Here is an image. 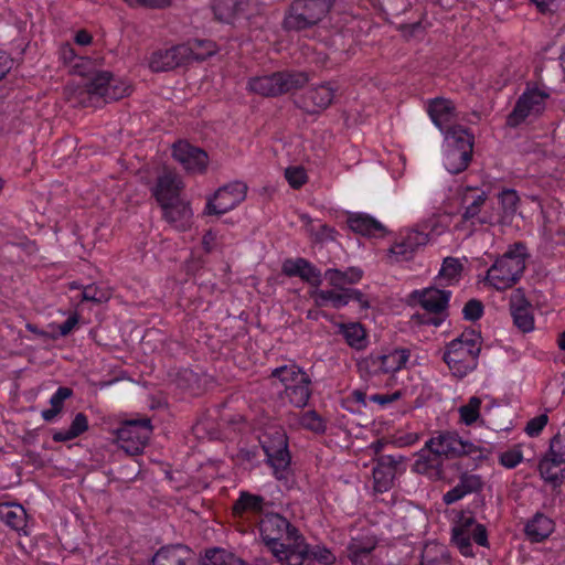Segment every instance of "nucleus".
Listing matches in <instances>:
<instances>
[{
	"mask_svg": "<svg viewBox=\"0 0 565 565\" xmlns=\"http://www.w3.org/2000/svg\"><path fill=\"white\" fill-rule=\"evenodd\" d=\"M285 565H333L335 555L324 545H310L301 534Z\"/></svg>",
	"mask_w": 565,
	"mask_h": 565,
	"instance_id": "17",
	"label": "nucleus"
},
{
	"mask_svg": "<svg viewBox=\"0 0 565 565\" xmlns=\"http://www.w3.org/2000/svg\"><path fill=\"white\" fill-rule=\"evenodd\" d=\"M351 231L370 238H382L386 234L385 226L366 213H350L347 220Z\"/></svg>",
	"mask_w": 565,
	"mask_h": 565,
	"instance_id": "28",
	"label": "nucleus"
},
{
	"mask_svg": "<svg viewBox=\"0 0 565 565\" xmlns=\"http://www.w3.org/2000/svg\"><path fill=\"white\" fill-rule=\"evenodd\" d=\"M58 54L60 60H62L64 64L72 66L75 73L82 76L86 75V72L82 70V64L88 62V60L79 57L71 43L62 44Z\"/></svg>",
	"mask_w": 565,
	"mask_h": 565,
	"instance_id": "49",
	"label": "nucleus"
},
{
	"mask_svg": "<svg viewBox=\"0 0 565 565\" xmlns=\"http://www.w3.org/2000/svg\"><path fill=\"white\" fill-rule=\"evenodd\" d=\"M458 484L465 491V493L471 494L482 490L483 482L481 477L478 475L462 473L459 478Z\"/></svg>",
	"mask_w": 565,
	"mask_h": 565,
	"instance_id": "52",
	"label": "nucleus"
},
{
	"mask_svg": "<svg viewBox=\"0 0 565 565\" xmlns=\"http://www.w3.org/2000/svg\"><path fill=\"white\" fill-rule=\"evenodd\" d=\"M419 565H454L452 558L444 547L426 546L422 553Z\"/></svg>",
	"mask_w": 565,
	"mask_h": 565,
	"instance_id": "48",
	"label": "nucleus"
},
{
	"mask_svg": "<svg viewBox=\"0 0 565 565\" xmlns=\"http://www.w3.org/2000/svg\"><path fill=\"white\" fill-rule=\"evenodd\" d=\"M298 423L301 428L317 435H323L327 431V420L315 409L300 413Z\"/></svg>",
	"mask_w": 565,
	"mask_h": 565,
	"instance_id": "46",
	"label": "nucleus"
},
{
	"mask_svg": "<svg viewBox=\"0 0 565 565\" xmlns=\"http://www.w3.org/2000/svg\"><path fill=\"white\" fill-rule=\"evenodd\" d=\"M481 405L482 401L480 397L471 396L466 404L458 408L460 423L466 426H472L478 422L482 424L483 420L480 415Z\"/></svg>",
	"mask_w": 565,
	"mask_h": 565,
	"instance_id": "45",
	"label": "nucleus"
},
{
	"mask_svg": "<svg viewBox=\"0 0 565 565\" xmlns=\"http://www.w3.org/2000/svg\"><path fill=\"white\" fill-rule=\"evenodd\" d=\"M446 140L449 143V149H460L472 156L473 151V135L460 125H454L447 128L444 132Z\"/></svg>",
	"mask_w": 565,
	"mask_h": 565,
	"instance_id": "37",
	"label": "nucleus"
},
{
	"mask_svg": "<svg viewBox=\"0 0 565 565\" xmlns=\"http://www.w3.org/2000/svg\"><path fill=\"white\" fill-rule=\"evenodd\" d=\"M182 45H184L190 51L188 54V64L193 61H205L207 57L214 55L217 51L216 43L211 40L195 39L188 41L186 43H182Z\"/></svg>",
	"mask_w": 565,
	"mask_h": 565,
	"instance_id": "40",
	"label": "nucleus"
},
{
	"mask_svg": "<svg viewBox=\"0 0 565 565\" xmlns=\"http://www.w3.org/2000/svg\"><path fill=\"white\" fill-rule=\"evenodd\" d=\"M281 271L287 277H298L309 284L310 288L321 286L323 274L320 268L303 257L287 258L284 260Z\"/></svg>",
	"mask_w": 565,
	"mask_h": 565,
	"instance_id": "22",
	"label": "nucleus"
},
{
	"mask_svg": "<svg viewBox=\"0 0 565 565\" xmlns=\"http://www.w3.org/2000/svg\"><path fill=\"white\" fill-rule=\"evenodd\" d=\"M462 315L466 320L477 321L483 315V305L480 300L470 299L466 302L462 309Z\"/></svg>",
	"mask_w": 565,
	"mask_h": 565,
	"instance_id": "55",
	"label": "nucleus"
},
{
	"mask_svg": "<svg viewBox=\"0 0 565 565\" xmlns=\"http://www.w3.org/2000/svg\"><path fill=\"white\" fill-rule=\"evenodd\" d=\"M265 498L250 493L246 490L239 491L238 498L232 505V514L235 519H243L246 513L264 515Z\"/></svg>",
	"mask_w": 565,
	"mask_h": 565,
	"instance_id": "35",
	"label": "nucleus"
},
{
	"mask_svg": "<svg viewBox=\"0 0 565 565\" xmlns=\"http://www.w3.org/2000/svg\"><path fill=\"white\" fill-rule=\"evenodd\" d=\"M258 531L264 545L281 565L286 564L301 536L300 531L287 518L273 512L260 516Z\"/></svg>",
	"mask_w": 565,
	"mask_h": 565,
	"instance_id": "3",
	"label": "nucleus"
},
{
	"mask_svg": "<svg viewBox=\"0 0 565 565\" xmlns=\"http://www.w3.org/2000/svg\"><path fill=\"white\" fill-rule=\"evenodd\" d=\"M89 429L88 417L85 413H77L67 429L55 430L52 434L54 443H67L85 434Z\"/></svg>",
	"mask_w": 565,
	"mask_h": 565,
	"instance_id": "38",
	"label": "nucleus"
},
{
	"mask_svg": "<svg viewBox=\"0 0 565 565\" xmlns=\"http://www.w3.org/2000/svg\"><path fill=\"white\" fill-rule=\"evenodd\" d=\"M554 530V520L542 512H536L524 525V534L531 543L546 541Z\"/></svg>",
	"mask_w": 565,
	"mask_h": 565,
	"instance_id": "33",
	"label": "nucleus"
},
{
	"mask_svg": "<svg viewBox=\"0 0 565 565\" xmlns=\"http://www.w3.org/2000/svg\"><path fill=\"white\" fill-rule=\"evenodd\" d=\"M216 233L213 230H207L202 237V246L206 253H211L214 248L216 241Z\"/></svg>",
	"mask_w": 565,
	"mask_h": 565,
	"instance_id": "64",
	"label": "nucleus"
},
{
	"mask_svg": "<svg viewBox=\"0 0 565 565\" xmlns=\"http://www.w3.org/2000/svg\"><path fill=\"white\" fill-rule=\"evenodd\" d=\"M172 157L190 174H203L209 167L207 152L188 140H178L172 145Z\"/></svg>",
	"mask_w": 565,
	"mask_h": 565,
	"instance_id": "18",
	"label": "nucleus"
},
{
	"mask_svg": "<svg viewBox=\"0 0 565 565\" xmlns=\"http://www.w3.org/2000/svg\"><path fill=\"white\" fill-rule=\"evenodd\" d=\"M280 444H288V437L285 431L281 430H276L274 434H265L260 439V445L265 456L269 455L276 449H279Z\"/></svg>",
	"mask_w": 565,
	"mask_h": 565,
	"instance_id": "50",
	"label": "nucleus"
},
{
	"mask_svg": "<svg viewBox=\"0 0 565 565\" xmlns=\"http://www.w3.org/2000/svg\"><path fill=\"white\" fill-rule=\"evenodd\" d=\"M480 351V332L468 328L447 344L443 360L456 377L462 379L477 367Z\"/></svg>",
	"mask_w": 565,
	"mask_h": 565,
	"instance_id": "5",
	"label": "nucleus"
},
{
	"mask_svg": "<svg viewBox=\"0 0 565 565\" xmlns=\"http://www.w3.org/2000/svg\"><path fill=\"white\" fill-rule=\"evenodd\" d=\"M88 93L103 97L105 100H118L131 93V86L124 79L114 76L109 71L97 70L86 73Z\"/></svg>",
	"mask_w": 565,
	"mask_h": 565,
	"instance_id": "14",
	"label": "nucleus"
},
{
	"mask_svg": "<svg viewBox=\"0 0 565 565\" xmlns=\"http://www.w3.org/2000/svg\"><path fill=\"white\" fill-rule=\"evenodd\" d=\"M551 97V89L539 77L536 83L529 82L523 93L519 96L511 113L507 117V125L516 128L530 116H540Z\"/></svg>",
	"mask_w": 565,
	"mask_h": 565,
	"instance_id": "7",
	"label": "nucleus"
},
{
	"mask_svg": "<svg viewBox=\"0 0 565 565\" xmlns=\"http://www.w3.org/2000/svg\"><path fill=\"white\" fill-rule=\"evenodd\" d=\"M178 385L190 391L193 395L201 394L206 385V376L191 369H182L177 375Z\"/></svg>",
	"mask_w": 565,
	"mask_h": 565,
	"instance_id": "42",
	"label": "nucleus"
},
{
	"mask_svg": "<svg viewBox=\"0 0 565 565\" xmlns=\"http://www.w3.org/2000/svg\"><path fill=\"white\" fill-rule=\"evenodd\" d=\"M160 207L162 210V218L166 222L181 231L190 227L193 213L189 202L180 198L175 202L167 203Z\"/></svg>",
	"mask_w": 565,
	"mask_h": 565,
	"instance_id": "30",
	"label": "nucleus"
},
{
	"mask_svg": "<svg viewBox=\"0 0 565 565\" xmlns=\"http://www.w3.org/2000/svg\"><path fill=\"white\" fill-rule=\"evenodd\" d=\"M479 546L488 547V531L483 524L477 523L473 515L461 513L452 526L451 542L465 557L475 556L471 541Z\"/></svg>",
	"mask_w": 565,
	"mask_h": 565,
	"instance_id": "10",
	"label": "nucleus"
},
{
	"mask_svg": "<svg viewBox=\"0 0 565 565\" xmlns=\"http://www.w3.org/2000/svg\"><path fill=\"white\" fill-rule=\"evenodd\" d=\"M526 247L523 243H514L498 257L488 268L484 285L503 291L519 282L526 267Z\"/></svg>",
	"mask_w": 565,
	"mask_h": 565,
	"instance_id": "4",
	"label": "nucleus"
},
{
	"mask_svg": "<svg viewBox=\"0 0 565 565\" xmlns=\"http://www.w3.org/2000/svg\"><path fill=\"white\" fill-rule=\"evenodd\" d=\"M226 551L221 547L207 548L204 552L203 565H223L225 563Z\"/></svg>",
	"mask_w": 565,
	"mask_h": 565,
	"instance_id": "58",
	"label": "nucleus"
},
{
	"mask_svg": "<svg viewBox=\"0 0 565 565\" xmlns=\"http://www.w3.org/2000/svg\"><path fill=\"white\" fill-rule=\"evenodd\" d=\"M428 446H435L444 459H457L463 456L471 457L473 460L484 459L483 449L480 446L463 439L455 430L438 431L428 439Z\"/></svg>",
	"mask_w": 565,
	"mask_h": 565,
	"instance_id": "11",
	"label": "nucleus"
},
{
	"mask_svg": "<svg viewBox=\"0 0 565 565\" xmlns=\"http://www.w3.org/2000/svg\"><path fill=\"white\" fill-rule=\"evenodd\" d=\"M461 222L471 228L484 224H494V215L483 210L487 203V193L478 186H465L458 190Z\"/></svg>",
	"mask_w": 565,
	"mask_h": 565,
	"instance_id": "8",
	"label": "nucleus"
},
{
	"mask_svg": "<svg viewBox=\"0 0 565 565\" xmlns=\"http://www.w3.org/2000/svg\"><path fill=\"white\" fill-rule=\"evenodd\" d=\"M498 199L501 205L502 214L494 215V223L511 220L516 213L520 203V196L518 192L513 189H504L499 193Z\"/></svg>",
	"mask_w": 565,
	"mask_h": 565,
	"instance_id": "43",
	"label": "nucleus"
},
{
	"mask_svg": "<svg viewBox=\"0 0 565 565\" xmlns=\"http://www.w3.org/2000/svg\"><path fill=\"white\" fill-rule=\"evenodd\" d=\"M339 90L335 81H328L311 87L305 96V108L308 113H317L328 108Z\"/></svg>",
	"mask_w": 565,
	"mask_h": 565,
	"instance_id": "26",
	"label": "nucleus"
},
{
	"mask_svg": "<svg viewBox=\"0 0 565 565\" xmlns=\"http://www.w3.org/2000/svg\"><path fill=\"white\" fill-rule=\"evenodd\" d=\"M247 194V185L242 181L230 182L216 190L205 204L206 215H222L238 206Z\"/></svg>",
	"mask_w": 565,
	"mask_h": 565,
	"instance_id": "16",
	"label": "nucleus"
},
{
	"mask_svg": "<svg viewBox=\"0 0 565 565\" xmlns=\"http://www.w3.org/2000/svg\"><path fill=\"white\" fill-rule=\"evenodd\" d=\"M337 334L355 351H363L369 347V334L365 327L359 321L339 322L335 324Z\"/></svg>",
	"mask_w": 565,
	"mask_h": 565,
	"instance_id": "31",
	"label": "nucleus"
},
{
	"mask_svg": "<svg viewBox=\"0 0 565 565\" xmlns=\"http://www.w3.org/2000/svg\"><path fill=\"white\" fill-rule=\"evenodd\" d=\"M537 470L545 483L556 490L565 482V437L556 434L539 461Z\"/></svg>",
	"mask_w": 565,
	"mask_h": 565,
	"instance_id": "9",
	"label": "nucleus"
},
{
	"mask_svg": "<svg viewBox=\"0 0 565 565\" xmlns=\"http://www.w3.org/2000/svg\"><path fill=\"white\" fill-rule=\"evenodd\" d=\"M109 298L108 294L95 284L87 285L81 291L82 302L103 303Z\"/></svg>",
	"mask_w": 565,
	"mask_h": 565,
	"instance_id": "51",
	"label": "nucleus"
},
{
	"mask_svg": "<svg viewBox=\"0 0 565 565\" xmlns=\"http://www.w3.org/2000/svg\"><path fill=\"white\" fill-rule=\"evenodd\" d=\"M266 462L273 468L275 477L277 479H282L291 462L288 444H280L279 449H276L267 455Z\"/></svg>",
	"mask_w": 565,
	"mask_h": 565,
	"instance_id": "41",
	"label": "nucleus"
},
{
	"mask_svg": "<svg viewBox=\"0 0 565 565\" xmlns=\"http://www.w3.org/2000/svg\"><path fill=\"white\" fill-rule=\"evenodd\" d=\"M183 188L184 183L178 174L171 171H164L157 177L156 182L151 188V194L158 205L162 206L180 199Z\"/></svg>",
	"mask_w": 565,
	"mask_h": 565,
	"instance_id": "21",
	"label": "nucleus"
},
{
	"mask_svg": "<svg viewBox=\"0 0 565 565\" xmlns=\"http://www.w3.org/2000/svg\"><path fill=\"white\" fill-rule=\"evenodd\" d=\"M308 82L309 75L303 71L282 70L249 77L246 89L262 97L275 98L300 89Z\"/></svg>",
	"mask_w": 565,
	"mask_h": 565,
	"instance_id": "6",
	"label": "nucleus"
},
{
	"mask_svg": "<svg viewBox=\"0 0 565 565\" xmlns=\"http://www.w3.org/2000/svg\"><path fill=\"white\" fill-rule=\"evenodd\" d=\"M373 550L374 545L352 540L348 545V557L352 565H367Z\"/></svg>",
	"mask_w": 565,
	"mask_h": 565,
	"instance_id": "47",
	"label": "nucleus"
},
{
	"mask_svg": "<svg viewBox=\"0 0 565 565\" xmlns=\"http://www.w3.org/2000/svg\"><path fill=\"white\" fill-rule=\"evenodd\" d=\"M285 178L294 189H300L307 182V173L301 167H288L285 170Z\"/></svg>",
	"mask_w": 565,
	"mask_h": 565,
	"instance_id": "54",
	"label": "nucleus"
},
{
	"mask_svg": "<svg viewBox=\"0 0 565 565\" xmlns=\"http://www.w3.org/2000/svg\"><path fill=\"white\" fill-rule=\"evenodd\" d=\"M324 279L330 287L340 288L341 290H358L350 287L358 284L362 277L363 271L359 267H348L344 270L338 268H328L323 273Z\"/></svg>",
	"mask_w": 565,
	"mask_h": 565,
	"instance_id": "34",
	"label": "nucleus"
},
{
	"mask_svg": "<svg viewBox=\"0 0 565 565\" xmlns=\"http://www.w3.org/2000/svg\"><path fill=\"white\" fill-rule=\"evenodd\" d=\"M413 297L417 298L419 305L426 311L431 313H441L448 308L451 291L429 287L423 290L413 291Z\"/></svg>",
	"mask_w": 565,
	"mask_h": 565,
	"instance_id": "29",
	"label": "nucleus"
},
{
	"mask_svg": "<svg viewBox=\"0 0 565 565\" xmlns=\"http://www.w3.org/2000/svg\"><path fill=\"white\" fill-rule=\"evenodd\" d=\"M74 394L73 390L67 386H58L57 390L50 397V408L41 412V417L46 423H53L56 417L63 412L64 403L66 399L72 397Z\"/></svg>",
	"mask_w": 565,
	"mask_h": 565,
	"instance_id": "39",
	"label": "nucleus"
},
{
	"mask_svg": "<svg viewBox=\"0 0 565 565\" xmlns=\"http://www.w3.org/2000/svg\"><path fill=\"white\" fill-rule=\"evenodd\" d=\"M130 7H142L148 9H164L172 0H124Z\"/></svg>",
	"mask_w": 565,
	"mask_h": 565,
	"instance_id": "59",
	"label": "nucleus"
},
{
	"mask_svg": "<svg viewBox=\"0 0 565 565\" xmlns=\"http://www.w3.org/2000/svg\"><path fill=\"white\" fill-rule=\"evenodd\" d=\"M472 156L468 154L466 151L448 149L445 153L444 166L449 173L458 174L468 168Z\"/></svg>",
	"mask_w": 565,
	"mask_h": 565,
	"instance_id": "44",
	"label": "nucleus"
},
{
	"mask_svg": "<svg viewBox=\"0 0 565 565\" xmlns=\"http://www.w3.org/2000/svg\"><path fill=\"white\" fill-rule=\"evenodd\" d=\"M14 65V60L12 56L0 50V83L8 76Z\"/></svg>",
	"mask_w": 565,
	"mask_h": 565,
	"instance_id": "61",
	"label": "nucleus"
},
{
	"mask_svg": "<svg viewBox=\"0 0 565 565\" xmlns=\"http://www.w3.org/2000/svg\"><path fill=\"white\" fill-rule=\"evenodd\" d=\"M189 53L190 51L182 43L169 49H159L151 53L149 68L154 73H160L188 65Z\"/></svg>",
	"mask_w": 565,
	"mask_h": 565,
	"instance_id": "20",
	"label": "nucleus"
},
{
	"mask_svg": "<svg viewBox=\"0 0 565 565\" xmlns=\"http://www.w3.org/2000/svg\"><path fill=\"white\" fill-rule=\"evenodd\" d=\"M119 447L130 456L142 452L152 434L151 420L148 417L124 422L116 430Z\"/></svg>",
	"mask_w": 565,
	"mask_h": 565,
	"instance_id": "12",
	"label": "nucleus"
},
{
	"mask_svg": "<svg viewBox=\"0 0 565 565\" xmlns=\"http://www.w3.org/2000/svg\"><path fill=\"white\" fill-rule=\"evenodd\" d=\"M277 388V398L285 405L305 409L312 396V380L298 364L289 363L273 369L268 375Z\"/></svg>",
	"mask_w": 565,
	"mask_h": 565,
	"instance_id": "2",
	"label": "nucleus"
},
{
	"mask_svg": "<svg viewBox=\"0 0 565 565\" xmlns=\"http://www.w3.org/2000/svg\"><path fill=\"white\" fill-rule=\"evenodd\" d=\"M509 305L514 326L522 332L532 331L534 329L532 305L525 297L522 289H515L512 291Z\"/></svg>",
	"mask_w": 565,
	"mask_h": 565,
	"instance_id": "25",
	"label": "nucleus"
},
{
	"mask_svg": "<svg viewBox=\"0 0 565 565\" xmlns=\"http://www.w3.org/2000/svg\"><path fill=\"white\" fill-rule=\"evenodd\" d=\"M151 565H194L191 548L184 544H168L161 546L150 558Z\"/></svg>",
	"mask_w": 565,
	"mask_h": 565,
	"instance_id": "27",
	"label": "nucleus"
},
{
	"mask_svg": "<svg viewBox=\"0 0 565 565\" xmlns=\"http://www.w3.org/2000/svg\"><path fill=\"white\" fill-rule=\"evenodd\" d=\"M0 520L14 531H22L26 526V512L22 504L17 502L0 503Z\"/></svg>",
	"mask_w": 565,
	"mask_h": 565,
	"instance_id": "36",
	"label": "nucleus"
},
{
	"mask_svg": "<svg viewBox=\"0 0 565 565\" xmlns=\"http://www.w3.org/2000/svg\"><path fill=\"white\" fill-rule=\"evenodd\" d=\"M462 270V265L457 258L447 257L444 259L439 276L447 278L448 280L457 279Z\"/></svg>",
	"mask_w": 565,
	"mask_h": 565,
	"instance_id": "53",
	"label": "nucleus"
},
{
	"mask_svg": "<svg viewBox=\"0 0 565 565\" xmlns=\"http://www.w3.org/2000/svg\"><path fill=\"white\" fill-rule=\"evenodd\" d=\"M401 397L399 392H394L392 394H373L370 399L381 406H386Z\"/></svg>",
	"mask_w": 565,
	"mask_h": 565,
	"instance_id": "63",
	"label": "nucleus"
},
{
	"mask_svg": "<svg viewBox=\"0 0 565 565\" xmlns=\"http://www.w3.org/2000/svg\"><path fill=\"white\" fill-rule=\"evenodd\" d=\"M427 110L431 121L441 132L455 125L456 108L449 99L435 98L429 102Z\"/></svg>",
	"mask_w": 565,
	"mask_h": 565,
	"instance_id": "32",
	"label": "nucleus"
},
{
	"mask_svg": "<svg viewBox=\"0 0 565 565\" xmlns=\"http://www.w3.org/2000/svg\"><path fill=\"white\" fill-rule=\"evenodd\" d=\"M308 297L317 308L332 307L341 309L350 302H358L361 308L370 307L367 299L361 290H341L340 288L320 289V286L309 288Z\"/></svg>",
	"mask_w": 565,
	"mask_h": 565,
	"instance_id": "15",
	"label": "nucleus"
},
{
	"mask_svg": "<svg viewBox=\"0 0 565 565\" xmlns=\"http://www.w3.org/2000/svg\"><path fill=\"white\" fill-rule=\"evenodd\" d=\"M547 423H548L547 415L541 414L539 416L531 418L526 423L524 431L526 433V435L529 437H537L542 433L544 427L547 425Z\"/></svg>",
	"mask_w": 565,
	"mask_h": 565,
	"instance_id": "57",
	"label": "nucleus"
},
{
	"mask_svg": "<svg viewBox=\"0 0 565 565\" xmlns=\"http://www.w3.org/2000/svg\"><path fill=\"white\" fill-rule=\"evenodd\" d=\"M523 460V454L519 449H509L499 457V462L507 469H513Z\"/></svg>",
	"mask_w": 565,
	"mask_h": 565,
	"instance_id": "56",
	"label": "nucleus"
},
{
	"mask_svg": "<svg viewBox=\"0 0 565 565\" xmlns=\"http://www.w3.org/2000/svg\"><path fill=\"white\" fill-rule=\"evenodd\" d=\"M411 355V349L398 347L382 354L371 353L362 360L360 367L371 377L394 374L407 367Z\"/></svg>",
	"mask_w": 565,
	"mask_h": 565,
	"instance_id": "13",
	"label": "nucleus"
},
{
	"mask_svg": "<svg viewBox=\"0 0 565 565\" xmlns=\"http://www.w3.org/2000/svg\"><path fill=\"white\" fill-rule=\"evenodd\" d=\"M401 461L392 455L380 456L372 469L374 490L384 493L392 489Z\"/></svg>",
	"mask_w": 565,
	"mask_h": 565,
	"instance_id": "23",
	"label": "nucleus"
},
{
	"mask_svg": "<svg viewBox=\"0 0 565 565\" xmlns=\"http://www.w3.org/2000/svg\"><path fill=\"white\" fill-rule=\"evenodd\" d=\"M429 241V235L417 228L407 230L391 246L388 257L393 262H407L413 258L414 253Z\"/></svg>",
	"mask_w": 565,
	"mask_h": 565,
	"instance_id": "19",
	"label": "nucleus"
},
{
	"mask_svg": "<svg viewBox=\"0 0 565 565\" xmlns=\"http://www.w3.org/2000/svg\"><path fill=\"white\" fill-rule=\"evenodd\" d=\"M436 447H429L428 440L418 451L413 469L419 475L427 476L433 479H440L444 473V458Z\"/></svg>",
	"mask_w": 565,
	"mask_h": 565,
	"instance_id": "24",
	"label": "nucleus"
},
{
	"mask_svg": "<svg viewBox=\"0 0 565 565\" xmlns=\"http://www.w3.org/2000/svg\"><path fill=\"white\" fill-rule=\"evenodd\" d=\"M79 322V316L77 312H73L68 318L61 324L57 326L58 333L62 337H66L73 332Z\"/></svg>",
	"mask_w": 565,
	"mask_h": 565,
	"instance_id": "60",
	"label": "nucleus"
},
{
	"mask_svg": "<svg viewBox=\"0 0 565 565\" xmlns=\"http://www.w3.org/2000/svg\"><path fill=\"white\" fill-rule=\"evenodd\" d=\"M467 494L465 493V491L461 489V487L457 483L454 488H451L450 490H448L445 494H444V502L447 504V505H450V504H454L456 503L457 501L463 499Z\"/></svg>",
	"mask_w": 565,
	"mask_h": 565,
	"instance_id": "62",
	"label": "nucleus"
},
{
	"mask_svg": "<svg viewBox=\"0 0 565 565\" xmlns=\"http://www.w3.org/2000/svg\"><path fill=\"white\" fill-rule=\"evenodd\" d=\"M341 14L334 28L341 30L351 15L340 8L339 0H294L285 12L282 28L286 31L301 32L321 23L327 17L332 21Z\"/></svg>",
	"mask_w": 565,
	"mask_h": 565,
	"instance_id": "1",
	"label": "nucleus"
}]
</instances>
